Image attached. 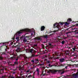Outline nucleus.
Listing matches in <instances>:
<instances>
[{
  "instance_id": "nucleus-1",
  "label": "nucleus",
  "mask_w": 78,
  "mask_h": 78,
  "mask_svg": "<svg viewBox=\"0 0 78 78\" xmlns=\"http://www.w3.org/2000/svg\"><path fill=\"white\" fill-rule=\"evenodd\" d=\"M24 31L28 32L29 31H30V29H26L24 30H21L18 31L16 34V39L17 40V41H19V37H17V36H20V34H22V33L23 32H24Z\"/></svg>"
},
{
  "instance_id": "nucleus-2",
  "label": "nucleus",
  "mask_w": 78,
  "mask_h": 78,
  "mask_svg": "<svg viewBox=\"0 0 78 78\" xmlns=\"http://www.w3.org/2000/svg\"><path fill=\"white\" fill-rule=\"evenodd\" d=\"M64 69H62L60 70H56L55 69L51 70L49 69L48 71V73H56L57 72H61V74H62L64 73L65 72L64 71Z\"/></svg>"
},
{
  "instance_id": "nucleus-3",
  "label": "nucleus",
  "mask_w": 78,
  "mask_h": 78,
  "mask_svg": "<svg viewBox=\"0 0 78 78\" xmlns=\"http://www.w3.org/2000/svg\"><path fill=\"white\" fill-rule=\"evenodd\" d=\"M36 71L37 72V76L39 77V78H42V76H45L46 75L45 74V71L43 70L41 72V74H39V69L37 68L36 69Z\"/></svg>"
},
{
  "instance_id": "nucleus-4",
  "label": "nucleus",
  "mask_w": 78,
  "mask_h": 78,
  "mask_svg": "<svg viewBox=\"0 0 78 78\" xmlns=\"http://www.w3.org/2000/svg\"><path fill=\"white\" fill-rule=\"evenodd\" d=\"M30 38V36H27L26 37L23 36L21 37L20 38L21 39H22L23 41L25 42H26L27 41V39H28Z\"/></svg>"
},
{
  "instance_id": "nucleus-5",
  "label": "nucleus",
  "mask_w": 78,
  "mask_h": 78,
  "mask_svg": "<svg viewBox=\"0 0 78 78\" xmlns=\"http://www.w3.org/2000/svg\"><path fill=\"white\" fill-rule=\"evenodd\" d=\"M20 46L21 45H20V44L16 45V48H17V49L16 50V51L17 53L21 52V50H20Z\"/></svg>"
},
{
  "instance_id": "nucleus-6",
  "label": "nucleus",
  "mask_w": 78,
  "mask_h": 78,
  "mask_svg": "<svg viewBox=\"0 0 78 78\" xmlns=\"http://www.w3.org/2000/svg\"><path fill=\"white\" fill-rule=\"evenodd\" d=\"M29 51L30 53H31L32 54V53H36V51L34 50V49L33 48H31L30 49Z\"/></svg>"
},
{
  "instance_id": "nucleus-7",
  "label": "nucleus",
  "mask_w": 78,
  "mask_h": 78,
  "mask_svg": "<svg viewBox=\"0 0 78 78\" xmlns=\"http://www.w3.org/2000/svg\"><path fill=\"white\" fill-rule=\"evenodd\" d=\"M59 61L61 63L64 62L65 61V58H61L59 59Z\"/></svg>"
},
{
  "instance_id": "nucleus-8",
  "label": "nucleus",
  "mask_w": 78,
  "mask_h": 78,
  "mask_svg": "<svg viewBox=\"0 0 78 78\" xmlns=\"http://www.w3.org/2000/svg\"><path fill=\"white\" fill-rule=\"evenodd\" d=\"M38 55H35V53H33L32 54L31 57H32V58L34 57H37V56Z\"/></svg>"
},
{
  "instance_id": "nucleus-9",
  "label": "nucleus",
  "mask_w": 78,
  "mask_h": 78,
  "mask_svg": "<svg viewBox=\"0 0 78 78\" xmlns=\"http://www.w3.org/2000/svg\"><path fill=\"white\" fill-rule=\"evenodd\" d=\"M19 64V62L18 61H15L14 62V64L12 65V66H14L15 65H16V66L18 65Z\"/></svg>"
},
{
  "instance_id": "nucleus-10",
  "label": "nucleus",
  "mask_w": 78,
  "mask_h": 78,
  "mask_svg": "<svg viewBox=\"0 0 78 78\" xmlns=\"http://www.w3.org/2000/svg\"><path fill=\"white\" fill-rule=\"evenodd\" d=\"M40 37H44V38H48V35H44L43 36H40Z\"/></svg>"
},
{
  "instance_id": "nucleus-11",
  "label": "nucleus",
  "mask_w": 78,
  "mask_h": 78,
  "mask_svg": "<svg viewBox=\"0 0 78 78\" xmlns=\"http://www.w3.org/2000/svg\"><path fill=\"white\" fill-rule=\"evenodd\" d=\"M72 49L73 50H73H72V53H73V52H74V51H76V47L75 46H74L73 48H72Z\"/></svg>"
},
{
  "instance_id": "nucleus-12",
  "label": "nucleus",
  "mask_w": 78,
  "mask_h": 78,
  "mask_svg": "<svg viewBox=\"0 0 78 78\" xmlns=\"http://www.w3.org/2000/svg\"><path fill=\"white\" fill-rule=\"evenodd\" d=\"M45 27L44 26H41V31H44V30H45Z\"/></svg>"
},
{
  "instance_id": "nucleus-13",
  "label": "nucleus",
  "mask_w": 78,
  "mask_h": 78,
  "mask_svg": "<svg viewBox=\"0 0 78 78\" xmlns=\"http://www.w3.org/2000/svg\"><path fill=\"white\" fill-rule=\"evenodd\" d=\"M35 39L38 41H41V38L39 37H37Z\"/></svg>"
},
{
  "instance_id": "nucleus-14",
  "label": "nucleus",
  "mask_w": 78,
  "mask_h": 78,
  "mask_svg": "<svg viewBox=\"0 0 78 78\" xmlns=\"http://www.w3.org/2000/svg\"><path fill=\"white\" fill-rule=\"evenodd\" d=\"M24 69L22 68V67H21L20 66V67L19 68V70L20 71H22V70H23Z\"/></svg>"
},
{
  "instance_id": "nucleus-15",
  "label": "nucleus",
  "mask_w": 78,
  "mask_h": 78,
  "mask_svg": "<svg viewBox=\"0 0 78 78\" xmlns=\"http://www.w3.org/2000/svg\"><path fill=\"white\" fill-rule=\"evenodd\" d=\"M78 30H76L75 31H72L73 33H75V34H78Z\"/></svg>"
},
{
  "instance_id": "nucleus-16",
  "label": "nucleus",
  "mask_w": 78,
  "mask_h": 78,
  "mask_svg": "<svg viewBox=\"0 0 78 78\" xmlns=\"http://www.w3.org/2000/svg\"><path fill=\"white\" fill-rule=\"evenodd\" d=\"M66 55H69V50H67L66 51Z\"/></svg>"
},
{
  "instance_id": "nucleus-17",
  "label": "nucleus",
  "mask_w": 78,
  "mask_h": 78,
  "mask_svg": "<svg viewBox=\"0 0 78 78\" xmlns=\"http://www.w3.org/2000/svg\"><path fill=\"white\" fill-rule=\"evenodd\" d=\"M43 65H44V64L43 63H41V64H38V65H37V66H43Z\"/></svg>"
},
{
  "instance_id": "nucleus-18",
  "label": "nucleus",
  "mask_w": 78,
  "mask_h": 78,
  "mask_svg": "<svg viewBox=\"0 0 78 78\" xmlns=\"http://www.w3.org/2000/svg\"><path fill=\"white\" fill-rule=\"evenodd\" d=\"M0 60L3 61V57L2 56H0Z\"/></svg>"
},
{
  "instance_id": "nucleus-19",
  "label": "nucleus",
  "mask_w": 78,
  "mask_h": 78,
  "mask_svg": "<svg viewBox=\"0 0 78 78\" xmlns=\"http://www.w3.org/2000/svg\"><path fill=\"white\" fill-rule=\"evenodd\" d=\"M60 66H63V67H65L66 66V64H60Z\"/></svg>"
},
{
  "instance_id": "nucleus-20",
  "label": "nucleus",
  "mask_w": 78,
  "mask_h": 78,
  "mask_svg": "<svg viewBox=\"0 0 78 78\" xmlns=\"http://www.w3.org/2000/svg\"><path fill=\"white\" fill-rule=\"evenodd\" d=\"M67 21H68V22H72V19H71L70 18H69L67 20Z\"/></svg>"
},
{
  "instance_id": "nucleus-21",
  "label": "nucleus",
  "mask_w": 78,
  "mask_h": 78,
  "mask_svg": "<svg viewBox=\"0 0 78 78\" xmlns=\"http://www.w3.org/2000/svg\"><path fill=\"white\" fill-rule=\"evenodd\" d=\"M53 66H54L53 65H51V64H49L48 65V67H53Z\"/></svg>"
},
{
  "instance_id": "nucleus-22",
  "label": "nucleus",
  "mask_w": 78,
  "mask_h": 78,
  "mask_svg": "<svg viewBox=\"0 0 78 78\" xmlns=\"http://www.w3.org/2000/svg\"><path fill=\"white\" fill-rule=\"evenodd\" d=\"M7 63H8V65H11V62L10 61L7 62Z\"/></svg>"
},
{
  "instance_id": "nucleus-23",
  "label": "nucleus",
  "mask_w": 78,
  "mask_h": 78,
  "mask_svg": "<svg viewBox=\"0 0 78 78\" xmlns=\"http://www.w3.org/2000/svg\"><path fill=\"white\" fill-rule=\"evenodd\" d=\"M65 43V41H62L61 42V44H62L63 45H64Z\"/></svg>"
},
{
  "instance_id": "nucleus-24",
  "label": "nucleus",
  "mask_w": 78,
  "mask_h": 78,
  "mask_svg": "<svg viewBox=\"0 0 78 78\" xmlns=\"http://www.w3.org/2000/svg\"><path fill=\"white\" fill-rule=\"evenodd\" d=\"M72 71H73V72H76V69H72Z\"/></svg>"
},
{
  "instance_id": "nucleus-25",
  "label": "nucleus",
  "mask_w": 78,
  "mask_h": 78,
  "mask_svg": "<svg viewBox=\"0 0 78 78\" xmlns=\"http://www.w3.org/2000/svg\"><path fill=\"white\" fill-rule=\"evenodd\" d=\"M54 56H52L51 57H50V58H49V59H53L54 58Z\"/></svg>"
},
{
  "instance_id": "nucleus-26",
  "label": "nucleus",
  "mask_w": 78,
  "mask_h": 78,
  "mask_svg": "<svg viewBox=\"0 0 78 78\" xmlns=\"http://www.w3.org/2000/svg\"><path fill=\"white\" fill-rule=\"evenodd\" d=\"M16 78H24V77H23V76H18Z\"/></svg>"
},
{
  "instance_id": "nucleus-27",
  "label": "nucleus",
  "mask_w": 78,
  "mask_h": 78,
  "mask_svg": "<svg viewBox=\"0 0 78 78\" xmlns=\"http://www.w3.org/2000/svg\"><path fill=\"white\" fill-rule=\"evenodd\" d=\"M54 55H55V56H58V53L57 52H55L54 53Z\"/></svg>"
},
{
  "instance_id": "nucleus-28",
  "label": "nucleus",
  "mask_w": 78,
  "mask_h": 78,
  "mask_svg": "<svg viewBox=\"0 0 78 78\" xmlns=\"http://www.w3.org/2000/svg\"><path fill=\"white\" fill-rule=\"evenodd\" d=\"M56 23H55L54 24V28H56Z\"/></svg>"
},
{
  "instance_id": "nucleus-29",
  "label": "nucleus",
  "mask_w": 78,
  "mask_h": 78,
  "mask_svg": "<svg viewBox=\"0 0 78 78\" xmlns=\"http://www.w3.org/2000/svg\"><path fill=\"white\" fill-rule=\"evenodd\" d=\"M32 76L31 75H29L28 76L27 78H30Z\"/></svg>"
},
{
  "instance_id": "nucleus-30",
  "label": "nucleus",
  "mask_w": 78,
  "mask_h": 78,
  "mask_svg": "<svg viewBox=\"0 0 78 78\" xmlns=\"http://www.w3.org/2000/svg\"><path fill=\"white\" fill-rule=\"evenodd\" d=\"M68 76H69L67 75L66 76H64V78H68Z\"/></svg>"
},
{
  "instance_id": "nucleus-31",
  "label": "nucleus",
  "mask_w": 78,
  "mask_h": 78,
  "mask_svg": "<svg viewBox=\"0 0 78 78\" xmlns=\"http://www.w3.org/2000/svg\"><path fill=\"white\" fill-rule=\"evenodd\" d=\"M7 49H8V48L7 47V46H6V48L5 49V51H7Z\"/></svg>"
},
{
  "instance_id": "nucleus-32",
  "label": "nucleus",
  "mask_w": 78,
  "mask_h": 78,
  "mask_svg": "<svg viewBox=\"0 0 78 78\" xmlns=\"http://www.w3.org/2000/svg\"><path fill=\"white\" fill-rule=\"evenodd\" d=\"M12 40H13V41L14 40V39H15L14 37H12Z\"/></svg>"
},
{
  "instance_id": "nucleus-33",
  "label": "nucleus",
  "mask_w": 78,
  "mask_h": 78,
  "mask_svg": "<svg viewBox=\"0 0 78 78\" xmlns=\"http://www.w3.org/2000/svg\"><path fill=\"white\" fill-rule=\"evenodd\" d=\"M2 55H6V52H3L2 53Z\"/></svg>"
},
{
  "instance_id": "nucleus-34",
  "label": "nucleus",
  "mask_w": 78,
  "mask_h": 78,
  "mask_svg": "<svg viewBox=\"0 0 78 78\" xmlns=\"http://www.w3.org/2000/svg\"><path fill=\"white\" fill-rule=\"evenodd\" d=\"M35 61L37 62L39 61V59H35Z\"/></svg>"
},
{
  "instance_id": "nucleus-35",
  "label": "nucleus",
  "mask_w": 78,
  "mask_h": 78,
  "mask_svg": "<svg viewBox=\"0 0 78 78\" xmlns=\"http://www.w3.org/2000/svg\"><path fill=\"white\" fill-rule=\"evenodd\" d=\"M30 69H29V70H27V71H26V73H28V72H30Z\"/></svg>"
},
{
  "instance_id": "nucleus-36",
  "label": "nucleus",
  "mask_w": 78,
  "mask_h": 78,
  "mask_svg": "<svg viewBox=\"0 0 78 78\" xmlns=\"http://www.w3.org/2000/svg\"><path fill=\"white\" fill-rule=\"evenodd\" d=\"M75 66H76V67H78V64L77 65L75 64Z\"/></svg>"
},
{
  "instance_id": "nucleus-37",
  "label": "nucleus",
  "mask_w": 78,
  "mask_h": 78,
  "mask_svg": "<svg viewBox=\"0 0 78 78\" xmlns=\"http://www.w3.org/2000/svg\"><path fill=\"white\" fill-rule=\"evenodd\" d=\"M63 24H64V23H60V25H63Z\"/></svg>"
},
{
  "instance_id": "nucleus-38",
  "label": "nucleus",
  "mask_w": 78,
  "mask_h": 78,
  "mask_svg": "<svg viewBox=\"0 0 78 78\" xmlns=\"http://www.w3.org/2000/svg\"><path fill=\"white\" fill-rule=\"evenodd\" d=\"M48 45L50 46H51V43H48Z\"/></svg>"
},
{
  "instance_id": "nucleus-39",
  "label": "nucleus",
  "mask_w": 78,
  "mask_h": 78,
  "mask_svg": "<svg viewBox=\"0 0 78 78\" xmlns=\"http://www.w3.org/2000/svg\"><path fill=\"white\" fill-rule=\"evenodd\" d=\"M65 24L66 25H68V23H66V22L65 23Z\"/></svg>"
},
{
  "instance_id": "nucleus-40",
  "label": "nucleus",
  "mask_w": 78,
  "mask_h": 78,
  "mask_svg": "<svg viewBox=\"0 0 78 78\" xmlns=\"http://www.w3.org/2000/svg\"><path fill=\"white\" fill-rule=\"evenodd\" d=\"M2 62L3 63V64H5L6 63V62Z\"/></svg>"
},
{
  "instance_id": "nucleus-41",
  "label": "nucleus",
  "mask_w": 78,
  "mask_h": 78,
  "mask_svg": "<svg viewBox=\"0 0 78 78\" xmlns=\"http://www.w3.org/2000/svg\"><path fill=\"white\" fill-rule=\"evenodd\" d=\"M20 76H22V73H20Z\"/></svg>"
},
{
  "instance_id": "nucleus-42",
  "label": "nucleus",
  "mask_w": 78,
  "mask_h": 78,
  "mask_svg": "<svg viewBox=\"0 0 78 78\" xmlns=\"http://www.w3.org/2000/svg\"><path fill=\"white\" fill-rule=\"evenodd\" d=\"M75 30V28H74V29H73V28L72 29V31H73V30Z\"/></svg>"
},
{
  "instance_id": "nucleus-43",
  "label": "nucleus",
  "mask_w": 78,
  "mask_h": 78,
  "mask_svg": "<svg viewBox=\"0 0 78 78\" xmlns=\"http://www.w3.org/2000/svg\"><path fill=\"white\" fill-rule=\"evenodd\" d=\"M16 59V61H18V60H19V59H18V58L16 59Z\"/></svg>"
},
{
  "instance_id": "nucleus-44",
  "label": "nucleus",
  "mask_w": 78,
  "mask_h": 78,
  "mask_svg": "<svg viewBox=\"0 0 78 78\" xmlns=\"http://www.w3.org/2000/svg\"><path fill=\"white\" fill-rule=\"evenodd\" d=\"M69 33H70V32H66V34H69Z\"/></svg>"
},
{
  "instance_id": "nucleus-45",
  "label": "nucleus",
  "mask_w": 78,
  "mask_h": 78,
  "mask_svg": "<svg viewBox=\"0 0 78 78\" xmlns=\"http://www.w3.org/2000/svg\"><path fill=\"white\" fill-rule=\"evenodd\" d=\"M31 62H34V60H31Z\"/></svg>"
},
{
  "instance_id": "nucleus-46",
  "label": "nucleus",
  "mask_w": 78,
  "mask_h": 78,
  "mask_svg": "<svg viewBox=\"0 0 78 78\" xmlns=\"http://www.w3.org/2000/svg\"><path fill=\"white\" fill-rule=\"evenodd\" d=\"M0 70H2V71H3V70H4V69H1Z\"/></svg>"
},
{
  "instance_id": "nucleus-47",
  "label": "nucleus",
  "mask_w": 78,
  "mask_h": 78,
  "mask_svg": "<svg viewBox=\"0 0 78 78\" xmlns=\"http://www.w3.org/2000/svg\"><path fill=\"white\" fill-rule=\"evenodd\" d=\"M68 67V66H66L65 68V69H67V67Z\"/></svg>"
},
{
  "instance_id": "nucleus-48",
  "label": "nucleus",
  "mask_w": 78,
  "mask_h": 78,
  "mask_svg": "<svg viewBox=\"0 0 78 78\" xmlns=\"http://www.w3.org/2000/svg\"><path fill=\"white\" fill-rule=\"evenodd\" d=\"M51 54L50 53H49V54H48V56H50Z\"/></svg>"
},
{
  "instance_id": "nucleus-49",
  "label": "nucleus",
  "mask_w": 78,
  "mask_h": 78,
  "mask_svg": "<svg viewBox=\"0 0 78 78\" xmlns=\"http://www.w3.org/2000/svg\"><path fill=\"white\" fill-rule=\"evenodd\" d=\"M59 57H57L56 58V59H59Z\"/></svg>"
},
{
  "instance_id": "nucleus-50",
  "label": "nucleus",
  "mask_w": 78,
  "mask_h": 78,
  "mask_svg": "<svg viewBox=\"0 0 78 78\" xmlns=\"http://www.w3.org/2000/svg\"><path fill=\"white\" fill-rule=\"evenodd\" d=\"M5 78V76H2V77H1V78Z\"/></svg>"
},
{
  "instance_id": "nucleus-51",
  "label": "nucleus",
  "mask_w": 78,
  "mask_h": 78,
  "mask_svg": "<svg viewBox=\"0 0 78 78\" xmlns=\"http://www.w3.org/2000/svg\"><path fill=\"white\" fill-rule=\"evenodd\" d=\"M31 36H33V33H31Z\"/></svg>"
},
{
  "instance_id": "nucleus-52",
  "label": "nucleus",
  "mask_w": 78,
  "mask_h": 78,
  "mask_svg": "<svg viewBox=\"0 0 78 78\" xmlns=\"http://www.w3.org/2000/svg\"><path fill=\"white\" fill-rule=\"evenodd\" d=\"M22 72H23V71H21L20 73H22Z\"/></svg>"
},
{
  "instance_id": "nucleus-53",
  "label": "nucleus",
  "mask_w": 78,
  "mask_h": 78,
  "mask_svg": "<svg viewBox=\"0 0 78 78\" xmlns=\"http://www.w3.org/2000/svg\"><path fill=\"white\" fill-rule=\"evenodd\" d=\"M11 78H15V77H14V76H12L11 77Z\"/></svg>"
},
{
  "instance_id": "nucleus-54",
  "label": "nucleus",
  "mask_w": 78,
  "mask_h": 78,
  "mask_svg": "<svg viewBox=\"0 0 78 78\" xmlns=\"http://www.w3.org/2000/svg\"><path fill=\"white\" fill-rule=\"evenodd\" d=\"M45 58H47V55H45Z\"/></svg>"
},
{
  "instance_id": "nucleus-55",
  "label": "nucleus",
  "mask_w": 78,
  "mask_h": 78,
  "mask_svg": "<svg viewBox=\"0 0 78 78\" xmlns=\"http://www.w3.org/2000/svg\"><path fill=\"white\" fill-rule=\"evenodd\" d=\"M16 72H14L13 73V74H14V73H16Z\"/></svg>"
},
{
  "instance_id": "nucleus-56",
  "label": "nucleus",
  "mask_w": 78,
  "mask_h": 78,
  "mask_svg": "<svg viewBox=\"0 0 78 78\" xmlns=\"http://www.w3.org/2000/svg\"><path fill=\"white\" fill-rule=\"evenodd\" d=\"M76 26L77 27H78V24H76Z\"/></svg>"
},
{
  "instance_id": "nucleus-57",
  "label": "nucleus",
  "mask_w": 78,
  "mask_h": 78,
  "mask_svg": "<svg viewBox=\"0 0 78 78\" xmlns=\"http://www.w3.org/2000/svg\"><path fill=\"white\" fill-rule=\"evenodd\" d=\"M53 32H51V31L49 33H52Z\"/></svg>"
},
{
  "instance_id": "nucleus-58",
  "label": "nucleus",
  "mask_w": 78,
  "mask_h": 78,
  "mask_svg": "<svg viewBox=\"0 0 78 78\" xmlns=\"http://www.w3.org/2000/svg\"><path fill=\"white\" fill-rule=\"evenodd\" d=\"M50 62H49V61H48V63H50Z\"/></svg>"
},
{
  "instance_id": "nucleus-59",
  "label": "nucleus",
  "mask_w": 78,
  "mask_h": 78,
  "mask_svg": "<svg viewBox=\"0 0 78 78\" xmlns=\"http://www.w3.org/2000/svg\"><path fill=\"white\" fill-rule=\"evenodd\" d=\"M2 66H0V68H2Z\"/></svg>"
},
{
  "instance_id": "nucleus-60",
  "label": "nucleus",
  "mask_w": 78,
  "mask_h": 78,
  "mask_svg": "<svg viewBox=\"0 0 78 78\" xmlns=\"http://www.w3.org/2000/svg\"><path fill=\"white\" fill-rule=\"evenodd\" d=\"M14 45H16V43H14Z\"/></svg>"
},
{
  "instance_id": "nucleus-61",
  "label": "nucleus",
  "mask_w": 78,
  "mask_h": 78,
  "mask_svg": "<svg viewBox=\"0 0 78 78\" xmlns=\"http://www.w3.org/2000/svg\"><path fill=\"white\" fill-rule=\"evenodd\" d=\"M34 34H35V31H34Z\"/></svg>"
},
{
  "instance_id": "nucleus-62",
  "label": "nucleus",
  "mask_w": 78,
  "mask_h": 78,
  "mask_svg": "<svg viewBox=\"0 0 78 78\" xmlns=\"http://www.w3.org/2000/svg\"><path fill=\"white\" fill-rule=\"evenodd\" d=\"M27 76H28V75H26V77H27Z\"/></svg>"
},
{
  "instance_id": "nucleus-63",
  "label": "nucleus",
  "mask_w": 78,
  "mask_h": 78,
  "mask_svg": "<svg viewBox=\"0 0 78 78\" xmlns=\"http://www.w3.org/2000/svg\"><path fill=\"white\" fill-rule=\"evenodd\" d=\"M46 51V52L48 51L47 50H45V51Z\"/></svg>"
},
{
  "instance_id": "nucleus-64",
  "label": "nucleus",
  "mask_w": 78,
  "mask_h": 78,
  "mask_svg": "<svg viewBox=\"0 0 78 78\" xmlns=\"http://www.w3.org/2000/svg\"><path fill=\"white\" fill-rule=\"evenodd\" d=\"M26 64H28V63H26Z\"/></svg>"
}]
</instances>
